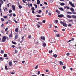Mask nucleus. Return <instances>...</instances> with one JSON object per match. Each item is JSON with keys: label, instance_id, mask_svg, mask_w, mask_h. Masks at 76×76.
Masks as SVG:
<instances>
[{"label": "nucleus", "instance_id": "1", "mask_svg": "<svg viewBox=\"0 0 76 76\" xmlns=\"http://www.w3.org/2000/svg\"><path fill=\"white\" fill-rule=\"evenodd\" d=\"M6 37L4 36L3 37L2 42H5L6 41Z\"/></svg>", "mask_w": 76, "mask_h": 76}, {"label": "nucleus", "instance_id": "38", "mask_svg": "<svg viewBox=\"0 0 76 76\" xmlns=\"http://www.w3.org/2000/svg\"><path fill=\"white\" fill-rule=\"evenodd\" d=\"M41 10H39V12H38V13H41Z\"/></svg>", "mask_w": 76, "mask_h": 76}, {"label": "nucleus", "instance_id": "5", "mask_svg": "<svg viewBox=\"0 0 76 76\" xmlns=\"http://www.w3.org/2000/svg\"><path fill=\"white\" fill-rule=\"evenodd\" d=\"M66 16V17H67V18H72V16H70L69 15H67Z\"/></svg>", "mask_w": 76, "mask_h": 76}, {"label": "nucleus", "instance_id": "21", "mask_svg": "<svg viewBox=\"0 0 76 76\" xmlns=\"http://www.w3.org/2000/svg\"><path fill=\"white\" fill-rule=\"evenodd\" d=\"M60 23H61L62 25H63V24H64V22H62V21H61L60 22Z\"/></svg>", "mask_w": 76, "mask_h": 76}, {"label": "nucleus", "instance_id": "26", "mask_svg": "<svg viewBox=\"0 0 76 76\" xmlns=\"http://www.w3.org/2000/svg\"><path fill=\"white\" fill-rule=\"evenodd\" d=\"M13 64L12 63V62H10V66H12V64Z\"/></svg>", "mask_w": 76, "mask_h": 76}, {"label": "nucleus", "instance_id": "35", "mask_svg": "<svg viewBox=\"0 0 76 76\" xmlns=\"http://www.w3.org/2000/svg\"><path fill=\"white\" fill-rule=\"evenodd\" d=\"M5 67L6 70H7L8 68L7 67V66L6 65L5 66Z\"/></svg>", "mask_w": 76, "mask_h": 76}, {"label": "nucleus", "instance_id": "41", "mask_svg": "<svg viewBox=\"0 0 76 76\" xmlns=\"http://www.w3.org/2000/svg\"><path fill=\"white\" fill-rule=\"evenodd\" d=\"M68 26H69V27L70 26H72V24H69V25H68Z\"/></svg>", "mask_w": 76, "mask_h": 76}, {"label": "nucleus", "instance_id": "19", "mask_svg": "<svg viewBox=\"0 0 76 76\" xmlns=\"http://www.w3.org/2000/svg\"><path fill=\"white\" fill-rule=\"evenodd\" d=\"M71 5L72 7H75L74 6V4L73 3L72 4H71Z\"/></svg>", "mask_w": 76, "mask_h": 76}, {"label": "nucleus", "instance_id": "4", "mask_svg": "<svg viewBox=\"0 0 76 76\" xmlns=\"http://www.w3.org/2000/svg\"><path fill=\"white\" fill-rule=\"evenodd\" d=\"M42 45L43 47H45L46 46V45H47V44L45 43H44Z\"/></svg>", "mask_w": 76, "mask_h": 76}, {"label": "nucleus", "instance_id": "49", "mask_svg": "<svg viewBox=\"0 0 76 76\" xmlns=\"http://www.w3.org/2000/svg\"><path fill=\"white\" fill-rule=\"evenodd\" d=\"M2 4L0 3V9L1 8V6L2 5Z\"/></svg>", "mask_w": 76, "mask_h": 76}, {"label": "nucleus", "instance_id": "14", "mask_svg": "<svg viewBox=\"0 0 76 76\" xmlns=\"http://www.w3.org/2000/svg\"><path fill=\"white\" fill-rule=\"evenodd\" d=\"M63 25L64 26L66 27V23L64 22V23L63 24Z\"/></svg>", "mask_w": 76, "mask_h": 76}, {"label": "nucleus", "instance_id": "58", "mask_svg": "<svg viewBox=\"0 0 76 76\" xmlns=\"http://www.w3.org/2000/svg\"><path fill=\"white\" fill-rule=\"evenodd\" d=\"M37 26H38V28H39V27H40V26L39 25H38L37 24Z\"/></svg>", "mask_w": 76, "mask_h": 76}, {"label": "nucleus", "instance_id": "7", "mask_svg": "<svg viewBox=\"0 0 76 76\" xmlns=\"http://www.w3.org/2000/svg\"><path fill=\"white\" fill-rule=\"evenodd\" d=\"M37 2L38 4H40V1L39 0H37Z\"/></svg>", "mask_w": 76, "mask_h": 76}, {"label": "nucleus", "instance_id": "10", "mask_svg": "<svg viewBox=\"0 0 76 76\" xmlns=\"http://www.w3.org/2000/svg\"><path fill=\"white\" fill-rule=\"evenodd\" d=\"M72 17L73 18H74V19H76V16L74 15H72Z\"/></svg>", "mask_w": 76, "mask_h": 76}, {"label": "nucleus", "instance_id": "20", "mask_svg": "<svg viewBox=\"0 0 76 76\" xmlns=\"http://www.w3.org/2000/svg\"><path fill=\"white\" fill-rule=\"evenodd\" d=\"M59 10H60L63 11V9L62 8H60Z\"/></svg>", "mask_w": 76, "mask_h": 76}, {"label": "nucleus", "instance_id": "15", "mask_svg": "<svg viewBox=\"0 0 76 76\" xmlns=\"http://www.w3.org/2000/svg\"><path fill=\"white\" fill-rule=\"evenodd\" d=\"M64 3H61L60 4V5L61 6H64Z\"/></svg>", "mask_w": 76, "mask_h": 76}, {"label": "nucleus", "instance_id": "12", "mask_svg": "<svg viewBox=\"0 0 76 76\" xmlns=\"http://www.w3.org/2000/svg\"><path fill=\"white\" fill-rule=\"evenodd\" d=\"M66 9H70V7H69L66 6V7H65V9H66Z\"/></svg>", "mask_w": 76, "mask_h": 76}, {"label": "nucleus", "instance_id": "39", "mask_svg": "<svg viewBox=\"0 0 76 76\" xmlns=\"http://www.w3.org/2000/svg\"><path fill=\"white\" fill-rule=\"evenodd\" d=\"M66 55L67 56H70V53H67L66 54Z\"/></svg>", "mask_w": 76, "mask_h": 76}, {"label": "nucleus", "instance_id": "9", "mask_svg": "<svg viewBox=\"0 0 76 76\" xmlns=\"http://www.w3.org/2000/svg\"><path fill=\"white\" fill-rule=\"evenodd\" d=\"M70 10L72 12H74V9L73 8H71Z\"/></svg>", "mask_w": 76, "mask_h": 76}, {"label": "nucleus", "instance_id": "3", "mask_svg": "<svg viewBox=\"0 0 76 76\" xmlns=\"http://www.w3.org/2000/svg\"><path fill=\"white\" fill-rule=\"evenodd\" d=\"M12 10L14 11H15V6L14 5H12Z\"/></svg>", "mask_w": 76, "mask_h": 76}, {"label": "nucleus", "instance_id": "59", "mask_svg": "<svg viewBox=\"0 0 76 76\" xmlns=\"http://www.w3.org/2000/svg\"><path fill=\"white\" fill-rule=\"evenodd\" d=\"M49 16H51V13H49Z\"/></svg>", "mask_w": 76, "mask_h": 76}, {"label": "nucleus", "instance_id": "28", "mask_svg": "<svg viewBox=\"0 0 76 76\" xmlns=\"http://www.w3.org/2000/svg\"><path fill=\"white\" fill-rule=\"evenodd\" d=\"M56 12L57 13H60V12L58 11V10H56Z\"/></svg>", "mask_w": 76, "mask_h": 76}, {"label": "nucleus", "instance_id": "63", "mask_svg": "<svg viewBox=\"0 0 76 76\" xmlns=\"http://www.w3.org/2000/svg\"><path fill=\"white\" fill-rule=\"evenodd\" d=\"M54 27H55V28H57V26H55Z\"/></svg>", "mask_w": 76, "mask_h": 76}, {"label": "nucleus", "instance_id": "42", "mask_svg": "<svg viewBox=\"0 0 76 76\" xmlns=\"http://www.w3.org/2000/svg\"><path fill=\"white\" fill-rule=\"evenodd\" d=\"M45 22H46V21H45V20H44L42 21V23H45Z\"/></svg>", "mask_w": 76, "mask_h": 76}, {"label": "nucleus", "instance_id": "33", "mask_svg": "<svg viewBox=\"0 0 76 76\" xmlns=\"http://www.w3.org/2000/svg\"><path fill=\"white\" fill-rule=\"evenodd\" d=\"M62 67L63 68L64 70H65V69H66V67L65 66H63Z\"/></svg>", "mask_w": 76, "mask_h": 76}, {"label": "nucleus", "instance_id": "31", "mask_svg": "<svg viewBox=\"0 0 76 76\" xmlns=\"http://www.w3.org/2000/svg\"><path fill=\"white\" fill-rule=\"evenodd\" d=\"M18 28H17L15 29V31L16 32H18Z\"/></svg>", "mask_w": 76, "mask_h": 76}, {"label": "nucleus", "instance_id": "13", "mask_svg": "<svg viewBox=\"0 0 76 76\" xmlns=\"http://www.w3.org/2000/svg\"><path fill=\"white\" fill-rule=\"evenodd\" d=\"M11 34L10 35V38H12V31H11Z\"/></svg>", "mask_w": 76, "mask_h": 76}, {"label": "nucleus", "instance_id": "46", "mask_svg": "<svg viewBox=\"0 0 76 76\" xmlns=\"http://www.w3.org/2000/svg\"><path fill=\"white\" fill-rule=\"evenodd\" d=\"M44 3L45 4H46V5H47V3L46 2H44Z\"/></svg>", "mask_w": 76, "mask_h": 76}, {"label": "nucleus", "instance_id": "43", "mask_svg": "<svg viewBox=\"0 0 76 76\" xmlns=\"http://www.w3.org/2000/svg\"><path fill=\"white\" fill-rule=\"evenodd\" d=\"M38 65L36 66L35 67V69H37V68H38Z\"/></svg>", "mask_w": 76, "mask_h": 76}, {"label": "nucleus", "instance_id": "62", "mask_svg": "<svg viewBox=\"0 0 76 76\" xmlns=\"http://www.w3.org/2000/svg\"><path fill=\"white\" fill-rule=\"evenodd\" d=\"M72 13H73V14H75L76 15V12H73Z\"/></svg>", "mask_w": 76, "mask_h": 76}, {"label": "nucleus", "instance_id": "25", "mask_svg": "<svg viewBox=\"0 0 76 76\" xmlns=\"http://www.w3.org/2000/svg\"><path fill=\"white\" fill-rule=\"evenodd\" d=\"M3 18H4V19H7V16H4Z\"/></svg>", "mask_w": 76, "mask_h": 76}, {"label": "nucleus", "instance_id": "2", "mask_svg": "<svg viewBox=\"0 0 76 76\" xmlns=\"http://www.w3.org/2000/svg\"><path fill=\"white\" fill-rule=\"evenodd\" d=\"M15 39H17L18 38V34L17 33H15Z\"/></svg>", "mask_w": 76, "mask_h": 76}, {"label": "nucleus", "instance_id": "51", "mask_svg": "<svg viewBox=\"0 0 76 76\" xmlns=\"http://www.w3.org/2000/svg\"><path fill=\"white\" fill-rule=\"evenodd\" d=\"M28 38H31V35H30L29 36H28Z\"/></svg>", "mask_w": 76, "mask_h": 76}, {"label": "nucleus", "instance_id": "16", "mask_svg": "<svg viewBox=\"0 0 76 76\" xmlns=\"http://www.w3.org/2000/svg\"><path fill=\"white\" fill-rule=\"evenodd\" d=\"M18 7L19 8H20V9H22V6H21V5H19Z\"/></svg>", "mask_w": 76, "mask_h": 76}, {"label": "nucleus", "instance_id": "40", "mask_svg": "<svg viewBox=\"0 0 76 76\" xmlns=\"http://www.w3.org/2000/svg\"><path fill=\"white\" fill-rule=\"evenodd\" d=\"M49 53H53V51L52 50H51V51H49Z\"/></svg>", "mask_w": 76, "mask_h": 76}, {"label": "nucleus", "instance_id": "29", "mask_svg": "<svg viewBox=\"0 0 76 76\" xmlns=\"http://www.w3.org/2000/svg\"><path fill=\"white\" fill-rule=\"evenodd\" d=\"M1 54H3L4 53V51L3 50H1Z\"/></svg>", "mask_w": 76, "mask_h": 76}, {"label": "nucleus", "instance_id": "45", "mask_svg": "<svg viewBox=\"0 0 76 76\" xmlns=\"http://www.w3.org/2000/svg\"><path fill=\"white\" fill-rule=\"evenodd\" d=\"M49 28H51V24L49 25Z\"/></svg>", "mask_w": 76, "mask_h": 76}, {"label": "nucleus", "instance_id": "50", "mask_svg": "<svg viewBox=\"0 0 76 76\" xmlns=\"http://www.w3.org/2000/svg\"><path fill=\"white\" fill-rule=\"evenodd\" d=\"M69 4H70V5H71L72 4V3L70 2H69Z\"/></svg>", "mask_w": 76, "mask_h": 76}, {"label": "nucleus", "instance_id": "44", "mask_svg": "<svg viewBox=\"0 0 76 76\" xmlns=\"http://www.w3.org/2000/svg\"><path fill=\"white\" fill-rule=\"evenodd\" d=\"M36 16H37V17H41V16L39 15H36Z\"/></svg>", "mask_w": 76, "mask_h": 76}, {"label": "nucleus", "instance_id": "56", "mask_svg": "<svg viewBox=\"0 0 76 76\" xmlns=\"http://www.w3.org/2000/svg\"><path fill=\"white\" fill-rule=\"evenodd\" d=\"M65 31V29H64V28H63V29H62V31Z\"/></svg>", "mask_w": 76, "mask_h": 76}, {"label": "nucleus", "instance_id": "18", "mask_svg": "<svg viewBox=\"0 0 76 76\" xmlns=\"http://www.w3.org/2000/svg\"><path fill=\"white\" fill-rule=\"evenodd\" d=\"M53 56H54L55 58H56L57 57V55L55 54L53 55Z\"/></svg>", "mask_w": 76, "mask_h": 76}, {"label": "nucleus", "instance_id": "17", "mask_svg": "<svg viewBox=\"0 0 76 76\" xmlns=\"http://www.w3.org/2000/svg\"><path fill=\"white\" fill-rule=\"evenodd\" d=\"M41 39H43V40H45V38H44V37H41Z\"/></svg>", "mask_w": 76, "mask_h": 76}, {"label": "nucleus", "instance_id": "22", "mask_svg": "<svg viewBox=\"0 0 76 76\" xmlns=\"http://www.w3.org/2000/svg\"><path fill=\"white\" fill-rule=\"evenodd\" d=\"M1 20L2 21V22H3L4 20V19H3V18H1Z\"/></svg>", "mask_w": 76, "mask_h": 76}, {"label": "nucleus", "instance_id": "47", "mask_svg": "<svg viewBox=\"0 0 76 76\" xmlns=\"http://www.w3.org/2000/svg\"><path fill=\"white\" fill-rule=\"evenodd\" d=\"M0 60H2V61H3V59L2 58V57H0Z\"/></svg>", "mask_w": 76, "mask_h": 76}, {"label": "nucleus", "instance_id": "55", "mask_svg": "<svg viewBox=\"0 0 76 76\" xmlns=\"http://www.w3.org/2000/svg\"><path fill=\"white\" fill-rule=\"evenodd\" d=\"M30 5L31 7H32V3L30 4Z\"/></svg>", "mask_w": 76, "mask_h": 76}, {"label": "nucleus", "instance_id": "27", "mask_svg": "<svg viewBox=\"0 0 76 76\" xmlns=\"http://www.w3.org/2000/svg\"><path fill=\"white\" fill-rule=\"evenodd\" d=\"M66 13H67L68 14H72V12H67Z\"/></svg>", "mask_w": 76, "mask_h": 76}, {"label": "nucleus", "instance_id": "53", "mask_svg": "<svg viewBox=\"0 0 76 76\" xmlns=\"http://www.w3.org/2000/svg\"><path fill=\"white\" fill-rule=\"evenodd\" d=\"M73 20H70L69 21V22H73Z\"/></svg>", "mask_w": 76, "mask_h": 76}, {"label": "nucleus", "instance_id": "54", "mask_svg": "<svg viewBox=\"0 0 76 76\" xmlns=\"http://www.w3.org/2000/svg\"><path fill=\"white\" fill-rule=\"evenodd\" d=\"M25 62V61H22V63H24Z\"/></svg>", "mask_w": 76, "mask_h": 76}, {"label": "nucleus", "instance_id": "64", "mask_svg": "<svg viewBox=\"0 0 76 76\" xmlns=\"http://www.w3.org/2000/svg\"><path fill=\"white\" fill-rule=\"evenodd\" d=\"M36 44H38V42L37 41H36Z\"/></svg>", "mask_w": 76, "mask_h": 76}, {"label": "nucleus", "instance_id": "61", "mask_svg": "<svg viewBox=\"0 0 76 76\" xmlns=\"http://www.w3.org/2000/svg\"><path fill=\"white\" fill-rule=\"evenodd\" d=\"M8 33H9V32L8 31H7V32L6 33V34H7H7H8Z\"/></svg>", "mask_w": 76, "mask_h": 76}, {"label": "nucleus", "instance_id": "34", "mask_svg": "<svg viewBox=\"0 0 76 76\" xmlns=\"http://www.w3.org/2000/svg\"><path fill=\"white\" fill-rule=\"evenodd\" d=\"M12 44H16V43L15 42H13V41L12 42Z\"/></svg>", "mask_w": 76, "mask_h": 76}, {"label": "nucleus", "instance_id": "30", "mask_svg": "<svg viewBox=\"0 0 76 76\" xmlns=\"http://www.w3.org/2000/svg\"><path fill=\"white\" fill-rule=\"evenodd\" d=\"M56 36L58 37H60V34H56Z\"/></svg>", "mask_w": 76, "mask_h": 76}, {"label": "nucleus", "instance_id": "48", "mask_svg": "<svg viewBox=\"0 0 76 76\" xmlns=\"http://www.w3.org/2000/svg\"><path fill=\"white\" fill-rule=\"evenodd\" d=\"M24 36H23L22 37L21 39L22 40H23L24 39Z\"/></svg>", "mask_w": 76, "mask_h": 76}, {"label": "nucleus", "instance_id": "52", "mask_svg": "<svg viewBox=\"0 0 76 76\" xmlns=\"http://www.w3.org/2000/svg\"><path fill=\"white\" fill-rule=\"evenodd\" d=\"M38 75H39V74H40V71H39L38 72Z\"/></svg>", "mask_w": 76, "mask_h": 76}, {"label": "nucleus", "instance_id": "37", "mask_svg": "<svg viewBox=\"0 0 76 76\" xmlns=\"http://www.w3.org/2000/svg\"><path fill=\"white\" fill-rule=\"evenodd\" d=\"M34 6H35V8H37V5H36L35 4H34Z\"/></svg>", "mask_w": 76, "mask_h": 76}, {"label": "nucleus", "instance_id": "60", "mask_svg": "<svg viewBox=\"0 0 76 76\" xmlns=\"http://www.w3.org/2000/svg\"><path fill=\"white\" fill-rule=\"evenodd\" d=\"M10 5V3L7 4V6L9 7Z\"/></svg>", "mask_w": 76, "mask_h": 76}, {"label": "nucleus", "instance_id": "6", "mask_svg": "<svg viewBox=\"0 0 76 76\" xmlns=\"http://www.w3.org/2000/svg\"><path fill=\"white\" fill-rule=\"evenodd\" d=\"M63 15L62 14L58 16V17H59V18H62V17H63Z\"/></svg>", "mask_w": 76, "mask_h": 76}, {"label": "nucleus", "instance_id": "8", "mask_svg": "<svg viewBox=\"0 0 76 76\" xmlns=\"http://www.w3.org/2000/svg\"><path fill=\"white\" fill-rule=\"evenodd\" d=\"M59 63L60 65H61V66L63 65V62L61 61H60Z\"/></svg>", "mask_w": 76, "mask_h": 76}, {"label": "nucleus", "instance_id": "36", "mask_svg": "<svg viewBox=\"0 0 76 76\" xmlns=\"http://www.w3.org/2000/svg\"><path fill=\"white\" fill-rule=\"evenodd\" d=\"M8 30V28L7 27L6 28L5 30V31H7Z\"/></svg>", "mask_w": 76, "mask_h": 76}, {"label": "nucleus", "instance_id": "57", "mask_svg": "<svg viewBox=\"0 0 76 76\" xmlns=\"http://www.w3.org/2000/svg\"><path fill=\"white\" fill-rule=\"evenodd\" d=\"M13 16L14 17L16 16V14H14L13 15Z\"/></svg>", "mask_w": 76, "mask_h": 76}, {"label": "nucleus", "instance_id": "11", "mask_svg": "<svg viewBox=\"0 0 76 76\" xmlns=\"http://www.w3.org/2000/svg\"><path fill=\"white\" fill-rule=\"evenodd\" d=\"M0 4H3V0H0Z\"/></svg>", "mask_w": 76, "mask_h": 76}, {"label": "nucleus", "instance_id": "23", "mask_svg": "<svg viewBox=\"0 0 76 76\" xmlns=\"http://www.w3.org/2000/svg\"><path fill=\"white\" fill-rule=\"evenodd\" d=\"M31 10L32 11H34V10H35V8L34 7H32Z\"/></svg>", "mask_w": 76, "mask_h": 76}, {"label": "nucleus", "instance_id": "24", "mask_svg": "<svg viewBox=\"0 0 76 76\" xmlns=\"http://www.w3.org/2000/svg\"><path fill=\"white\" fill-rule=\"evenodd\" d=\"M7 56V54H4V57H6Z\"/></svg>", "mask_w": 76, "mask_h": 76}, {"label": "nucleus", "instance_id": "32", "mask_svg": "<svg viewBox=\"0 0 76 76\" xmlns=\"http://www.w3.org/2000/svg\"><path fill=\"white\" fill-rule=\"evenodd\" d=\"M55 22L56 23H58V21L57 20H55Z\"/></svg>", "mask_w": 76, "mask_h": 76}]
</instances>
